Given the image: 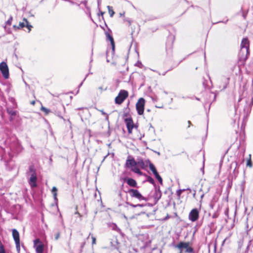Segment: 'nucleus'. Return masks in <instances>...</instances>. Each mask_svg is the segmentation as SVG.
Here are the masks:
<instances>
[{"mask_svg":"<svg viewBox=\"0 0 253 253\" xmlns=\"http://www.w3.org/2000/svg\"><path fill=\"white\" fill-rule=\"evenodd\" d=\"M12 236L15 242H20L19 233L18 231L15 229H13L12 230Z\"/></svg>","mask_w":253,"mask_h":253,"instance_id":"dca6fc26","label":"nucleus"},{"mask_svg":"<svg viewBox=\"0 0 253 253\" xmlns=\"http://www.w3.org/2000/svg\"><path fill=\"white\" fill-rule=\"evenodd\" d=\"M7 112L11 116H14L16 115V111H15L10 110L9 109H7Z\"/></svg>","mask_w":253,"mask_h":253,"instance_id":"a878e982","label":"nucleus"},{"mask_svg":"<svg viewBox=\"0 0 253 253\" xmlns=\"http://www.w3.org/2000/svg\"><path fill=\"white\" fill-rule=\"evenodd\" d=\"M119 195L120 197L122 196V192H121V191L119 192Z\"/></svg>","mask_w":253,"mask_h":253,"instance_id":"49530a36","label":"nucleus"},{"mask_svg":"<svg viewBox=\"0 0 253 253\" xmlns=\"http://www.w3.org/2000/svg\"><path fill=\"white\" fill-rule=\"evenodd\" d=\"M168 71H166V72H165L164 73H163V74H162L163 76H165L166 75V74L167 73Z\"/></svg>","mask_w":253,"mask_h":253,"instance_id":"de8ad7c7","label":"nucleus"},{"mask_svg":"<svg viewBox=\"0 0 253 253\" xmlns=\"http://www.w3.org/2000/svg\"><path fill=\"white\" fill-rule=\"evenodd\" d=\"M252 94H251V96H252V98H251V100H252V104H253V81H252Z\"/></svg>","mask_w":253,"mask_h":253,"instance_id":"72a5a7b5","label":"nucleus"},{"mask_svg":"<svg viewBox=\"0 0 253 253\" xmlns=\"http://www.w3.org/2000/svg\"><path fill=\"white\" fill-rule=\"evenodd\" d=\"M57 189L55 187H53L52 189V192L53 195L54 199H56V196H57Z\"/></svg>","mask_w":253,"mask_h":253,"instance_id":"5701e85b","label":"nucleus"},{"mask_svg":"<svg viewBox=\"0 0 253 253\" xmlns=\"http://www.w3.org/2000/svg\"><path fill=\"white\" fill-rule=\"evenodd\" d=\"M23 21H24L25 23L20 22L18 26L14 25L13 27L15 29H20L21 28H23L25 27H26L28 29V32H30L31 30V28H32V26L29 24L28 20L26 18H24Z\"/></svg>","mask_w":253,"mask_h":253,"instance_id":"f8f14e48","label":"nucleus"},{"mask_svg":"<svg viewBox=\"0 0 253 253\" xmlns=\"http://www.w3.org/2000/svg\"><path fill=\"white\" fill-rule=\"evenodd\" d=\"M191 124V122L190 121H188V124Z\"/></svg>","mask_w":253,"mask_h":253,"instance_id":"e2e57ef3","label":"nucleus"},{"mask_svg":"<svg viewBox=\"0 0 253 253\" xmlns=\"http://www.w3.org/2000/svg\"><path fill=\"white\" fill-rule=\"evenodd\" d=\"M137 163L135 161L134 158L131 156L129 155L126 162L125 167L127 168L132 169V168L136 166Z\"/></svg>","mask_w":253,"mask_h":253,"instance_id":"9d476101","label":"nucleus"},{"mask_svg":"<svg viewBox=\"0 0 253 253\" xmlns=\"http://www.w3.org/2000/svg\"><path fill=\"white\" fill-rule=\"evenodd\" d=\"M128 133H132V129L134 127L133 122L131 118H126L125 120Z\"/></svg>","mask_w":253,"mask_h":253,"instance_id":"ddd939ff","label":"nucleus"},{"mask_svg":"<svg viewBox=\"0 0 253 253\" xmlns=\"http://www.w3.org/2000/svg\"><path fill=\"white\" fill-rule=\"evenodd\" d=\"M182 251H183L182 250H180V253H182Z\"/></svg>","mask_w":253,"mask_h":253,"instance_id":"5fc2aeb1","label":"nucleus"},{"mask_svg":"<svg viewBox=\"0 0 253 253\" xmlns=\"http://www.w3.org/2000/svg\"><path fill=\"white\" fill-rule=\"evenodd\" d=\"M149 166L150 170L153 172L155 171L156 170L154 165L151 163L150 162H149Z\"/></svg>","mask_w":253,"mask_h":253,"instance_id":"4be33fe9","label":"nucleus"},{"mask_svg":"<svg viewBox=\"0 0 253 253\" xmlns=\"http://www.w3.org/2000/svg\"><path fill=\"white\" fill-rule=\"evenodd\" d=\"M35 102L34 101H32V102H31V104H33V105H34V104H35Z\"/></svg>","mask_w":253,"mask_h":253,"instance_id":"09e8293b","label":"nucleus"},{"mask_svg":"<svg viewBox=\"0 0 253 253\" xmlns=\"http://www.w3.org/2000/svg\"><path fill=\"white\" fill-rule=\"evenodd\" d=\"M153 173L154 174L155 177L159 175L157 170H156L155 171L153 172Z\"/></svg>","mask_w":253,"mask_h":253,"instance_id":"58836bf2","label":"nucleus"},{"mask_svg":"<svg viewBox=\"0 0 253 253\" xmlns=\"http://www.w3.org/2000/svg\"><path fill=\"white\" fill-rule=\"evenodd\" d=\"M87 75L86 76V77H85V78H84V80H83V81H84V80H85L86 77H87Z\"/></svg>","mask_w":253,"mask_h":253,"instance_id":"6e6d98bb","label":"nucleus"},{"mask_svg":"<svg viewBox=\"0 0 253 253\" xmlns=\"http://www.w3.org/2000/svg\"><path fill=\"white\" fill-rule=\"evenodd\" d=\"M60 232H57V233L55 234V239L56 240H57L59 239V237H60Z\"/></svg>","mask_w":253,"mask_h":253,"instance_id":"f704fd0d","label":"nucleus"},{"mask_svg":"<svg viewBox=\"0 0 253 253\" xmlns=\"http://www.w3.org/2000/svg\"><path fill=\"white\" fill-rule=\"evenodd\" d=\"M147 181L149 182L151 184H154L155 181L152 177L150 176H147Z\"/></svg>","mask_w":253,"mask_h":253,"instance_id":"b1692460","label":"nucleus"},{"mask_svg":"<svg viewBox=\"0 0 253 253\" xmlns=\"http://www.w3.org/2000/svg\"><path fill=\"white\" fill-rule=\"evenodd\" d=\"M34 247L37 253H42L43 252V245L39 239L34 240Z\"/></svg>","mask_w":253,"mask_h":253,"instance_id":"9b49d317","label":"nucleus"},{"mask_svg":"<svg viewBox=\"0 0 253 253\" xmlns=\"http://www.w3.org/2000/svg\"><path fill=\"white\" fill-rule=\"evenodd\" d=\"M156 178L157 179V180L159 181V182L160 183V184H162L163 183V179L162 177L160 176V175L156 177Z\"/></svg>","mask_w":253,"mask_h":253,"instance_id":"7c9ffc66","label":"nucleus"},{"mask_svg":"<svg viewBox=\"0 0 253 253\" xmlns=\"http://www.w3.org/2000/svg\"><path fill=\"white\" fill-rule=\"evenodd\" d=\"M146 112H150V109H147Z\"/></svg>","mask_w":253,"mask_h":253,"instance_id":"3c124183","label":"nucleus"},{"mask_svg":"<svg viewBox=\"0 0 253 253\" xmlns=\"http://www.w3.org/2000/svg\"><path fill=\"white\" fill-rule=\"evenodd\" d=\"M126 204L129 206H130V207H132V208H136V205H134V204H132L130 203H129V202H126Z\"/></svg>","mask_w":253,"mask_h":253,"instance_id":"c9c22d12","label":"nucleus"},{"mask_svg":"<svg viewBox=\"0 0 253 253\" xmlns=\"http://www.w3.org/2000/svg\"><path fill=\"white\" fill-rule=\"evenodd\" d=\"M250 42L248 38H243L241 43V48H245L249 50Z\"/></svg>","mask_w":253,"mask_h":253,"instance_id":"2eb2a0df","label":"nucleus"},{"mask_svg":"<svg viewBox=\"0 0 253 253\" xmlns=\"http://www.w3.org/2000/svg\"><path fill=\"white\" fill-rule=\"evenodd\" d=\"M249 54L250 52L249 49L241 48L239 53V58L240 60L245 61L248 59Z\"/></svg>","mask_w":253,"mask_h":253,"instance_id":"1a4fd4ad","label":"nucleus"},{"mask_svg":"<svg viewBox=\"0 0 253 253\" xmlns=\"http://www.w3.org/2000/svg\"><path fill=\"white\" fill-rule=\"evenodd\" d=\"M67 121H68L69 123H70V121H69V120H67Z\"/></svg>","mask_w":253,"mask_h":253,"instance_id":"bf43d9fd","label":"nucleus"},{"mask_svg":"<svg viewBox=\"0 0 253 253\" xmlns=\"http://www.w3.org/2000/svg\"><path fill=\"white\" fill-rule=\"evenodd\" d=\"M145 102V99L143 98H140L138 99L136 104V111L138 114L139 115L143 114Z\"/></svg>","mask_w":253,"mask_h":253,"instance_id":"423d86ee","label":"nucleus"},{"mask_svg":"<svg viewBox=\"0 0 253 253\" xmlns=\"http://www.w3.org/2000/svg\"><path fill=\"white\" fill-rule=\"evenodd\" d=\"M185 190V189H179V190H178L177 191H176V194L177 195V196L178 197V198H180V195L181 194V193L184 191Z\"/></svg>","mask_w":253,"mask_h":253,"instance_id":"c756f323","label":"nucleus"},{"mask_svg":"<svg viewBox=\"0 0 253 253\" xmlns=\"http://www.w3.org/2000/svg\"><path fill=\"white\" fill-rule=\"evenodd\" d=\"M83 84V82H82L79 85V87H80Z\"/></svg>","mask_w":253,"mask_h":253,"instance_id":"603ef678","label":"nucleus"},{"mask_svg":"<svg viewBox=\"0 0 253 253\" xmlns=\"http://www.w3.org/2000/svg\"><path fill=\"white\" fill-rule=\"evenodd\" d=\"M70 2L71 3H72V4H73V3H74V2H72V1H70Z\"/></svg>","mask_w":253,"mask_h":253,"instance_id":"680f3d73","label":"nucleus"},{"mask_svg":"<svg viewBox=\"0 0 253 253\" xmlns=\"http://www.w3.org/2000/svg\"><path fill=\"white\" fill-rule=\"evenodd\" d=\"M247 166L249 167L250 168L252 167V161H251V158H250V159H248V161H247Z\"/></svg>","mask_w":253,"mask_h":253,"instance_id":"cd10ccee","label":"nucleus"},{"mask_svg":"<svg viewBox=\"0 0 253 253\" xmlns=\"http://www.w3.org/2000/svg\"><path fill=\"white\" fill-rule=\"evenodd\" d=\"M27 174L28 176H30L28 179V183L31 188L36 187L37 186V176L36 169L34 166H30L29 167Z\"/></svg>","mask_w":253,"mask_h":253,"instance_id":"f257e3e1","label":"nucleus"},{"mask_svg":"<svg viewBox=\"0 0 253 253\" xmlns=\"http://www.w3.org/2000/svg\"><path fill=\"white\" fill-rule=\"evenodd\" d=\"M131 170L132 171L134 172V173H136L139 174V175H143V173L140 171V170L139 169V168L136 167V166L132 168V169H131Z\"/></svg>","mask_w":253,"mask_h":253,"instance_id":"a211bd4d","label":"nucleus"},{"mask_svg":"<svg viewBox=\"0 0 253 253\" xmlns=\"http://www.w3.org/2000/svg\"><path fill=\"white\" fill-rule=\"evenodd\" d=\"M223 80H225L224 81H225V84L223 85V89H225L226 88V87H227V84H228V82H229V78H227L223 79Z\"/></svg>","mask_w":253,"mask_h":253,"instance_id":"bb28decb","label":"nucleus"},{"mask_svg":"<svg viewBox=\"0 0 253 253\" xmlns=\"http://www.w3.org/2000/svg\"><path fill=\"white\" fill-rule=\"evenodd\" d=\"M100 112H101V114H102V115H105V116H106L105 120H106V121H108V120H109V117H108V115L107 113H106L105 112H104L103 111V110H100Z\"/></svg>","mask_w":253,"mask_h":253,"instance_id":"c85d7f7f","label":"nucleus"},{"mask_svg":"<svg viewBox=\"0 0 253 253\" xmlns=\"http://www.w3.org/2000/svg\"><path fill=\"white\" fill-rule=\"evenodd\" d=\"M153 173L154 174L155 177L159 175L157 170H156L155 171L153 172Z\"/></svg>","mask_w":253,"mask_h":253,"instance_id":"ea45409f","label":"nucleus"},{"mask_svg":"<svg viewBox=\"0 0 253 253\" xmlns=\"http://www.w3.org/2000/svg\"><path fill=\"white\" fill-rule=\"evenodd\" d=\"M127 96V91L125 90H121L115 98V103L117 104H121Z\"/></svg>","mask_w":253,"mask_h":253,"instance_id":"39448f33","label":"nucleus"},{"mask_svg":"<svg viewBox=\"0 0 253 253\" xmlns=\"http://www.w3.org/2000/svg\"><path fill=\"white\" fill-rule=\"evenodd\" d=\"M12 20V17L11 16L8 20L6 21V23L7 25H11Z\"/></svg>","mask_w":253,"mask_h":253,"instance_id":"2f4dec72","label":"nucleus"},{"mask_svg":"<svg viewBox=\"0 0 253 253\" xmlns=\"http://www.w3.org/2000/svg\"><path fill=\"white\" fill-rule=\"evenodd\" d=\"M107 8L108 9V12H109L110 17H113L115 12L112 8V7L108 5V6H107Z\"/></svg>","mask_w":253,"mask_h":253,"instance_id":"aec40b11","label":"nucleus"},{"mask_svg":"<svg viewBox=\"0 0 253 253\" xmlns=\"http://www.w3.org/2000/svg\"><path fill=\"white\" fill-rule=\"evenodd\" d=\"M87 75L86 76V77H85V78H84V80H83V81H84V80H85L86 77H87Z\"/></svg>","mask_w":253,"mask_h":253,"instance_id":"4d7b16f0","label":"nucleus"},{"mask_svg":"<svg viewBox=\"0 0 253 253\" xmlns=\"http://www.w3.org/2000/svg\"><path fill=\"white\" fill-rule=\"evenodd\" d=\"M137 165L140 166L142 168H144L145 167V164L143 160L141 159H138L136 162Z\"/></svg>","mask_w":253,"mask_h":253,"instance_id":"6ab92c4d","label":"nucleus"},{"mask_svg":"<svg viewBox=\"0 0 253 253\" xmlns=\"http://www.w3.org/2000/svg\"><path fill=\"white\" fill-rule=\"evenodd\" d=\"M92 244L94 245L96 244V238L94 237H92Z\"/></svg>","mask_w":253,"mask_h":253,"instance_id":"4c0bfd02","label":"nucleus"},{"mask_svg":"<svg viewBox=\"0 0 253 253\" xmlns=\"http://www.w3.org/2000/svg\"><path fill=\"white\" fill-rule=\"evenodd\" d=\"M153 71H154V72H156L158 73V72H157V71H156V70H153Z\"/></svg>","mask_w":253,"mask_h":253,"instance_id":"0e129e2a","label":"nucleus"},{"mask_svg":"<svg viewBox=\"0 0 253 253\" xmlns=\"http://www.w3.org/2000/svg\"><path fill=\"white\" fill-rule=\"evenodd\" d=\"M129 194L131 198H134L138 200L139 201H146V198L143 197L139 191L137 189H129L126 192Z\"/></svg>","mask_w":253,"mask_h":253,"instance_id":"7ed1b4c3","label":"nucleus"},{"mask_svg":"<svg viewBox=\"0 0 253 253\" xmlns=\"http://www.w3.org/2000/svg\"><path fill=\"white\" fill-rule=\"evenodd\" d=\"M105 35L106 36L107 39L109 40L111 42V44L112 45V48L113 50H114L115 49V42L113 39V38L112 36L107 32L105 33Z\"/></svg>","mask_w":253,"mask_h":253,"instance_id":"f3484780","label":"nucleus"},{"mask_svg":"<svg viewBox=\"0 0 253 253\" xmlns=\"http://www.w3.org/2000/svg\"><path fill=\"white\" fill-rule=\"evenodd\" d=\"M217 217V215L216 214L214 213L212 215V217L213 218H216Z\"/></svg>","mask_w":253,"mask_h":253,"instance_id":"c03bdc74","label":"nucleus"},{"mask_svg":"<svg viewBox=\"0 0 253 253\" xmlns=\"http://www.w3.org/2000/svg\"><path fill=\"white\" fill-rule=\"evenodd\" d=\"M41 110L44 112L46 115L48 114L50 112V110L43 106L41 107Z\"/></svg>","mask_w":253,"mask_h":253,"instance_id":"393cba45","label":"nucleus"},{"mask_svg":"<svg viewBox=\"0 0 253 253\" xmlns=\"http://www.w3.org/2000/svg\"><path fill=\"white\" fill-rule=\"evenodd\" d=\"M75 213H76V214H79L80 216H81L80 214L78 211L76 212H75Z\"/></svg>","mask_w":253,"mask_h":253,"instance_id":"8fccbe9b","label":"nucleus"},{"mask_svg":"<svg viewBox=\"0 0 253 253\" xmlns=\"http://www.w3.org/2000/svg\"><path fill=\"white\" fill-rule=\"evenodd\" d=\"M98 89L101 91V92L103 90V88L101 86L99 87Z\"/></svg>","mask_w":253,"mask_h":253,"instance_id":"a18cd8bd","label":"nucleus"},{"mask_svg":"<svg viewBox=\"0 0 253 253\" xmlns=\"http://www.w3.org/2000/svg\"><path fill=\"white\" fill-rule=\"evenodd\" d=\"M199 217V211L197 209H193L189 212L188 215L189 219L192 222L197 221Z\"/></svg>","mask_w":253,"mask_h":253,"instance_id":"6e6552de","label":"nucleus"},{"mask_svg":"<svg viewBox=\"0 0 253 253\" xmlns=\"http://www.w3.org/2000/svg\"><path fill=\"white\" fill-rule=\"evenodd\" d=\"M15 244H16V249L18 251H20V242H15Z\"/></svg>","mask_w":253,"mask_h":253,"instance_id":"473e14b6","label":"nucleus"},{"mask_svg":"<svg viewBox=\"0 0 253 253\" xmlns=\"http://www.w3.org/2000/svg\"><path fill=\"white\" fill-rule=\"evenodd\" d=\"M9 148L11 152L14 153H19L22 150V147L20 142L16 139L10 144Z\"/></svg>","mask_w":253,"mask_h":253,"instance_id":"20e7f679","label":"nucleus"},{"mask_svg":"<svg viewBox=\"0 0 253 253\" xmlns=\"http://www.w3.org/2000/svg\"><path fill=\"white\" fill-rule=\"evenodd\" d=\"M144 206L142 204H137L136 205V207H143Z\"/></svg>","mask_w":253,"mask_h":253,"instance_id":"79ce46f5","label":"nucleus"},{"mask_svg":"<svg viewBox=\"0 0 253 253\" xmlns=\"http://www.w3.org/2000/svg\"><path fill=\"white\" fill-rule=\"evenodd\" d=\"M124 181L126 182V183L130 187L133 188L137 187V184L136 181L133 178L129 177H125L124 178Z\"/></svg>","mask_w":253,"mask_h":253,"instance_id":"4468645a","label":"nucleus"},{"mask_svg":"<svg viewBox=\"0 0 253 253\" xmlns=\"http://www.w3.org/2000/svg\"><path fill=\"white\" fill-rule=\"evenodd\" d=\"M124 14H123V15H124ZM120 15H121V16H122V15H123V14H121H121H120Z\"/></svg>","mask_w":253,"mask_h":253,"instance_id":"69168bd1","label":"nucleus"},{"mask_svg":"<svg viewBox=\"0 0 253 253\" xmlns=\"http://www.w3.org/2000/svg\"><path fill=\"white\" fill-rule=\"evenodd\" d=\"M59 109H61V110H62L63 112H65V108H64V107L63 106H60L59 107Z\"/></svg>","mask_w":253,"mask_h":253,"instance_id":"a19ab883","label":"nucleus"},{"mask_svg":"<svg viewBox=\"0 0 253 253\" xmlns=\"http://www.w3.org/2000/svg\"><path fill=\"white\" fill-rule=\"evenodd\" d=\"M0 71L5 79L9 78V69L5 62H2L0 63Z\"/></svg>","mask_w":253,"mask_h":253,"instance_id":"0eeeda50","label":"nucleus"},{"mask_svg":"<svg viewBox=\"0 0 253 253\" xmlns=\"http://www.w3.org/2000/svg\"><path fill=\"white\" fill-rule=\"evenodd\" d=\"M55 114L59 118H60V119L63 120V121L64 122H65L66 120V119H65L63 116L62 115V113L61 112H60L59 111H55Z\"/></svg>","mask_w":253,"mask_h":253,"instance_id":"412c9836","label":"nucleus"},{"mask_svg":"<svg viewBox=\"0 0 253 253\" xmlns=\"http://www.w3.org/2000/svg\"><path fill=\"white\" fill-rule=\"evenodd\" d=\"M104 13V12H102L101 11H99V13H98V17H99L100 15H101L102 16V19L103 20H104V17H103V16Z\"/></svg>","mask_w":253,"mask_h":253,"instance_id":"e433bc0d","label":"nucleus"},{"mask_svg":"<svg viewBox=\"0 0 253 253\" xmlns=\"http://www.w3.org/2000/svg\"><path fill=\"white\" fill-rule=\"evenodd\" d=\"M189 244V242H180L175 245V247L179 250L185 249L184 252L185 253H195L194 249L190 246Z\"/></svg>","mask_w":253,"mask_h":253,"instance_id":"f03ea898","label":"nucleus"},{"mask_svg":"<svg viewBox=\"0 0 253 253\" xmlns=\"http://www.w3.org/2000/svg\"><path fill=\"white\" fill-rule=\"evenodd\" d=\"M125 21H127L129 23V25H130L131 21L129 19H126Z\"/></svg>","mask_w":253,"mask_h":253,"instance_id":"37998d69","label":"nucleus"},{"mask_svg":"<svg viewBox=\"0 0 253 253\" xmlns=\"http://www.w3.org/2000/svg\"><path fill=\"white\" fill-rule=\"evenodd\" d=\"M196 99L197 100H200V99L199 98H197V97H195Z\"/></svg>","mask_w":253,"mask_h":253,"instance_id":"864d4df0","label":"nucleus"},{"mask_svg":"<svg viewBox=\"0 0 253 253\" xmlns=\"http://www.w3.org/2000/svg\"><path fill=\"white\" fill-rule=\"evenodd\" d=\"M236 168H235V169H234V172H235V171H236Z\"/></svg>","mask_w":253,"mask_h":253,"instance_id":"052dcab7","label":"nucleus"},{"mask_svg":"<svg viewBox=\"0 0 253 253\" xmlns=\"http://www.w3.org/2000/svg\"><path fill=\"white\" fill-rule=\"evenodd\" d=\"M114 226H115L116 228H117V226L116 224H114Z\"/></svg>","mask_w":253,"mask_h":253,"instance_id":"13d9d810","label":"nucleus"}]
</instances>
